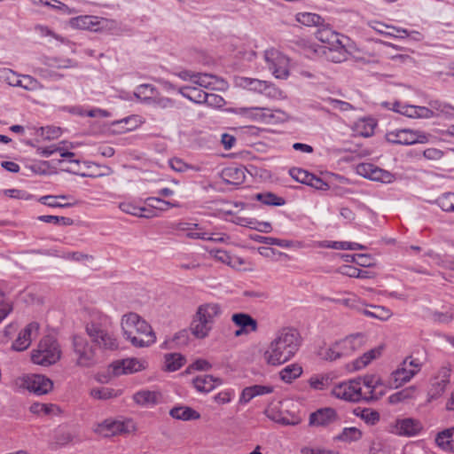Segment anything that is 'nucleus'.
Here are the masks:
<instances>
[{
	"mask_svg": "<svg viewBox=\"0 0 454 454\" xmlns=\"http://www.w3.org/2000/svg\"><path fill=\"white\" fill-rule=\"evenodd\" d=\"M301 344L300 333L294 328H282L276 334L264 352V359L270 365H280L289 361Z\"/></svg>",
	"mask_w": 454,
	"mask_h": 454,
	"instance_id": "nucleus-1",
	"label": "nucleus"
},
{
	"mask_svg": "<svg viewBox=\"0 0 454 454\" xmlns=\"http://www.w3.org/2000/svg\"><path fill=\"white\" fill-rule=\"evenodd\" d=\"M121 326L124 338L136 348L148 347L156 341L152 326L137 313L123 315Z\"/></svg>",
	"mask_w": 454,
	"mask_h": 454,
	"instance_id": "nucleus-2",
	"label": "nucleus"
},
{
	"mask_svg": "<svg viewBox=\"0 0 454 454\" xmlns=\"http://www.w3.org/2000/svg\"><path fill=\"white\" fill-rule=\"evenodd\" d=\"M111 324L110 317L104 314L97 315L86 324L85 331L88 336L99 348L107 350L118 348L119 343L110 329Z\"/></svg>",
	"mask_w": 454,
	"mask_h": 454,
	"instance_id": "nucleus-3",
	"label": "nucleus"
},
{
	"mask_svg": "<svg viewBox=\"0 0 454 454\" xmlns=\"http://www.w3.org/2000/svg\"><path fill=\"white\" fill-rule=\"evenodd\" d=\"M61 357V349L57 340L51 335L43 337L35 349L31 353L34 364L49 366L56 364Z\"/></svg>",
	"mask_w": 454,
	"mask_h": 454,
	"instance_id": "nucleus-4",
	"label": "nucleus"
},
{
	"mask_svg": "<svg viewBox=\"0 0 454 454\" xmlns=\"http://www.w3.org/2000/svg\"><path fill=\"white\" fill-rule=\"evenodd\" d=\"M233 113L254 121L273 124L286 120V115L281 110H272L267 107H239Z\"/></svg>",
	"mask_w": 454,
	"mask_h": 454,
	"instance_id": "nucleus-5",
	"label": "nucleus"
},
{
	"mask_svg": "<svg viewBox=\"0 0 454 454\" xmlns=\"http://www.w3.org/2000/svg\"><path fill=\"white\" fill-rule=\"evenodd\" d=\"M422 363L418 358L407 357L400 366L394 371L388 380L391 388H398L410 381L421 369Z\"/></svg>",
	"mask_w": 454,
	"mask_h": 454,
	"instance_id": "nucleus-6",
	"label": "nucleus"
},
{
	"mask_svg": "<svg viewBox=\"0 0 454 454\" xmlns=\"http://www.w3.org/2000/svg\"><path fill=\"white\" fill-rule=\"evenodd\" d=\"M73 350L76 365L89 368L96 364L95 348L85 337L81 335L74 336Z\"/></svg>",
	"mask_w": 454,
	"mask_h": 454,
	"instance_id": "nucleus-7",
	"label": "nucleus"
},
{
	"mask_svg": "<svg viewBox=\"0 0 454 454\" xmlns=\"http://www.w3.org/2000/svg\"><path fill=\"white\" fill-rule=\"evenodd\" d=\"M15 385L37 395L48 394L53 387L52 381L42 374L24 375L15 380Z\"/></svg>",
	"mask_w": 454,
	"mask_h": 454,
	"instance_id": "nucleus-8",
	"label": "nucleus"
},
{
	"mask_svg": "<svg viewBox=\"0 0 454 454\" xmlns=\"http://www.w3.org/2000/svg\"><path fill=\"white\" fill-rule=\"evenodd\" d=\"M430 135L419 130L409 129H395L386 134V139L392 144L411 145L414 144H426Z\"/></svg>",
	"mask_w": 454,
	"mask_h": 454,
	"instance_id": "nucleus-9",
	"label": "nucleus"
},
{
	"mask_svg": "<svg viewBox=\"0 0 454 454\" xmlns=\"http://www.w3.org/2000/svg\"><path fill=\"white\" fill-rule=\"evenodd\" d=\"M264 59L268 68L278 79H286L289 75V59L286 56L275 49H270L264 52Z\"/></svg>",
	"mask_w": 454,
	"mask_h": 454,
	"instance_id": "nucleus-10",
	"label": "nucleus"
},
{
	"mask_svg": "<svg viewBox=\"0 0 454 454\" xmlns=\"http://www.w3.org/2000/svg\"><path fill=\"white\" fill-rule=\"evenodd\" d=\"M235 84L238 87L263 94L269 98H278L281 95V91L273 84L259 79L237 77L235 78Z\"/></svg>",
	"mask_w": 454,
	"mask_h": 454,
	"instance_id": "nucleus-11",
	"label": "nucleus"
},
{
	"mask_svg": "<svg viewBox=\"0 0 454 454\" xmlns=\"http://www.w3.org/2000/svg\"><path fill=\"white\" fill-rule=\"evenodd\" d=\"M331 393L336 398L348 402L356 403L364 400L360 380H351L340 382L333 387Z\"/></svg>",
	"mask_w": 454,
	"mask_h": 454,
	"instance_id": "nucleus-12",
	"label": "nucleus"
},
{
	"mask_svg": "<svg viewBox=\"0 0 454 454\" xmlns=\"http://www.w3.org/2000/svg\"><path fill=\"white\" fill-rule=\"evenodd\" d=\"M422 429L423 426L419 420L412 418H404L397 419L392 423L389 431L400 436L412 437L418 435Z\"/></svg>",
	"mask_w": 454,
	"mask_h": 454,
	"instance_id": "nucleus-13",
	"label": "nucleus"
},
{
	"mask_svg": "<svg viewBox=\"0 0 454 454\" xmlns=\"http://www.w3.org/2000/svg\"><path fill=\"white\" fill-rule=\"evenodd\" d=\"M356 380L361 381L363 399L365 401L378 400L385 394L381 389V380L376 375H366Z\"/></svg>",
	"mask_w": 454,
	"mask_h": 454,
	"instance_id": "nucleus-14",
	"label": "nucleus"
},
{
	"mask_svg": "<svg viewBox=\"0 0 454 454\" xmlns=\"http://www.w3.org/2000/svg\"><path fill=\"white\" fill-rule=\"evenodd\" d=\"M451 370L449 366H442L431 380L428 391L429 399H437L443 395L450 382Z\"/></svg>",
	"mask_w": 454,
	"mask_h": 454,
	"instance_id": "nucleus-15",
	"label": "nucleus"
},
{
	"mask_svg": "<svg viewBox=\"0 0 454 454\" xmlns=\"http://www.w3.org/2000/svg\"><path fill=\"white\" fill-rule=\"evenodd\" d=\"M357 173L368 179L389 184L394 181V175L389 171L380 168L372 163H361L356 168Z\"/></svg>",
	"mask_w": 454,
	"mask_h": 454,
	"instance_id": "nucleus-16",
	"label": "nucleus"
},
{
	"mask_svg": "<svg viewBox=\"0 0 454 454\" xmlns=\"http://www.w3.org/2000/svg\"><path fill=\"white\" fill-rule=\"evenodd\" d=\"M364 343V338L362 334L350 335L340 340L335 341L334 345L337 348L340 358L349 356Z\"/></svg>",
	"mask_w": 454,
	"mask_h": 454,
	"instance_id": "nucleus-17",
	"label": "nucleus"
},
{
	"mask_svg": "<svg viewBox=\"0 0 454 454\" xmlns=\"http://www.w3.org/2000/svg\"><path fill=\"white\" fill-rule=\"evenodd\" d=\"M135 429L132 420H110L106 419L99 425V431L106 436L127 434Z\"/></svg>",
	"mask_w": 454,
	"mask_h": 454,
	"instance_id": "nucleus-18",
	"label": "nucleus"
},
{
	"mask_svg": "<svg viewBox=\"0 0 454 454\" xmlns=\"http://www.w3.org/2000/svg\"><path fill=\"white\" fill-rule=\"evenodd\" d=\"M39 327L37 322L29 323L20 332L17 339L12 343V348L16 351L26 350L30 346L32 340L37 336Z\"/></svg>",
	"mask_w": 454,
	"mask_h": 454,
	"instance_id": "nucleus-19",
	"label": "nucleus"
},
{
	"mask_svg": "<svg viewBox=\"0 0 454 454\" xmlns=\"http://www.w3.org/2000/svg\"><path fill=\"white\" fill-rule=\"evenodd\" d=\"M338 419L336 411L333 408H323L309 415V424L311 427H326Z\"/></svg>",
	"mask_w": 454,
	"mask_h": 454,
	"instance_id": "nucleus-20",
	"label": "nucleus"
},
{
	"mask_svg": "<svg viewBox=\"0 0 454 454\" xmlns=\"http://www.w3.org/2000/svg\"><path fill=\"white\" fill-rule=\"evenodd\" d=\"M222 314V308L218 303L209 302L203 303L197 308L195 315L197 317L207 322L210 326L213 327L215 318L220 317Z\"/></svg>",
	"mask_w": 454,
	"mask_h": 454,
	"instance_id": "nucleus-21",
	"label": "nucleus"
},
{
	"mask_svg": "<svg viewBox=\"0 0 454 454\" xmlns=\"http://www.w3.org/2000/svg\"><path fill=\"white\" fill-rule=\"evenodd\" d=\"M112 366L113 372L116 376L137 372L144 368L143 364L136 358H128L117 361L114 363Z\"/></svg>",
	"mask_w": 454,
	"mask_h": 454,
	"instance_id": "nucleus-22",
	"label": "nucleus"
},
{
	"mask_svg": "<svg viewBox=\"0 0 454 454\" xmlns=\"http://www.w3.org/2000/svg\"><path fill=\"white\" fill-rule=\"evenodd\" d=\"M222 384V380L212 375H200L192 380V385L198 392L209 393Z\"/></svg>",
	"mask_w": 454,
	"mask_h": 454,
	"instance_id": "nucleus-23",
	"label": "nucleus"
},
{
	"mask_svg": "<svg viewBox=\"0 0 454 454\" xmlns=\"http://www.w3.org/2000/svg\"><path fill=\"white\" fill-rule=\"evenodd\" d=\"M273 392V387L265 385H254L243 389L239 403H247L253 398L260 395H269Z\"/></svg>",
	"mask_w": 454,
	"mask_h": 454,
	"instance_id": "nucleus-24",
	"label": "nucleus"
},
{
	"mask_svg": "<svg viewBox=\"0 0 454 454\" xmlns=\"http://www.w3.org/2000/svg\"><path fill=\"white\" fill-rule=\"evenodd\" d=\"M133 399L139 405L151 407L160 403L161 395L157 391L145 389L137 392Z\"/></svg>",
	"mask_w": 454,
	"mask_h": 454,
	"instance_id": "nucleus-25",
	"label": "nucleus"
},
{
	"mask_svg": "<svg viewBox=\"0 0 454 454\" xmlns=\"http://www.w3.org/2000/svg\"><path fill=\"white\" fill-rule=\"evenodd\" d=\"M70 24L73 27L78 29H87L98 31L99 29V20L96 16L84 15L73 18L70 20Z\"/></svg>",
	"mask_w": 454,
	"mask_h": 454,
	"instance_id": "nucleus-26",
	"label": "nucleus"
},
{
	"mask_svg": "<svg viewBox=\"0 0 454 454\" xmlns=\"http://www.w3.org/2000/svg\"><path fill=\"white\" fill-rule=\"evenodd\" d=\"M231 320L236 325L242 327L245 333H250L257 331V321L247 313L233 314Z\"/></svg>",
	"mask_w": 454,
	"mask_h": 454,
	"instance_id": "nucleus-27",
	"label": "nucleus"
},
{
	"mask_svg": "<svg viewBox=\"0 0 454 454\" xmlns=\"http://www.w3.org/2000/svg\"><path fill=\"white\" fill-rule=\"evenodd\" d=\"M212 328L213 327L203 321L201 317H197V315L194 314L190 324L189 331L195 338L201 340L208 336Z\"/></svg>",
	"mask_w": 454,
	"mask_h": 454,
	"instance_id": "nucleus-28",
	"label": "nucleus"
},
{
	"mask_svg": "<svg viewBox=\"0 0 454 454\" xmlns=\"http://www.w3.org/2000/svg\"><path fill=\"white\" fill-rule=\"evenodd\" d=\"M435 443L443 450L454 452V427L439 432L435 436Z\"/></svg>",
	"mask_w": 454,
	"mask_h": 454,
	"instance_id": "nucleus-29",
	"label": "nucleus"
},
{
	"mask_svg": "<svg viewBox=\"0 0 454 454\" xmlns=\"http://www.w3.org/2000/svg\"><path fill=\"white\" fill-rule=\"evenodd\" d=\"M223 80L219 79L217 76L206 73H196L194 79V84L201 88L211 90L217 89L218 85L220 83L223 84Z\"/></svg>",
	"mask_w": 454,
	"mask_h": 454,
	"instance_id": "nucleus-30",
	"label": "nucleus"
},
{
	"mask_svg": "<svg viewBox=\"0 0 454 454\" xmlns=\"http://www.w3.org/2000/svg\"><path fill=\"white\" fill-rule=\"evenodd\" d=\"M353 413L356 417L364 420L368 426H374L380 419V413L372 408L356 407L354 409Z\"/></svg>",
	"mask_w": 454,
	"mask_h": 454,
	"instance_id": "nucleus-31",
	"label": "nucleus"
},
{
	"mask_svg": "<svg viewBox=\"0 0 454 454\" xmlns=\"http://www.w3.org/2000/svg\"><path fill=\"white\" fill-rule=\"evenodd\" d=\"M169 414L172 418L176 419H181L184 421L198 419L200 418L199 412L186 406L174 407L170 410Z\"/></svg>",
	"mask_w": 454,
	"mask_h": 454,
	"instance_id": "nucleus-32",
	"label": "nucleus"
},
{
	"mask_svg": "<svg viewBox=\"0 0 454 454\" xmlns=\"http://www.w3.org/2000/svg\"><path fill=\"white\" fill-rule=\"evenodd\" d=\"M119 208L122 212L131 215H134V216L145 217V218H153V217L158 216L157 214L145 215L144 212L146 211V207H139L130 201L121 202L119 204Z\"/></svg>",
	"mask_w": 454,
	"mask_h": 454,
	"instance_id": "nucleus-33",
	"label": "nucleus"
},
{
	"mask_svg": "<svg viewBox=\"0 0 454 454\" xmlns=\"http://www.w3.org/2000/svg\"><path fill=\"white\" fill-rule=\"evenodd\" d=\"M177 91L184 98H186L187 99H189L194 103H197V104H203V102H204L203 98L207 93L194 86H183V87H180L177 90Z\"/></svg>",
	"mask_w": 454,
	"mask_h": 454,
	"instance_id": "nucleus-34",
	"label": "nucleus"
},
{
	"mask_svg": "<svg viewBox=\"0 0 454 454\" xmlns=\"http://www.w3.org/2000/svg\"><path fill=\"white\" fill-rule=\"evenodd\" d=\"M317 38L325 43V47L327 49L341 43L339 38V34L328 28L319 29L317 33Z\"/></svg>",
	"mask_w": 454,
	"mask_h": 454,
	"instance_id": "nucleus-35",
	"label": "nucleus"
},
{
	"mask_svg": "<svg viewBox=\"0 0 454 454\" xmlns=\"http://www.w3.org/2000/svg\"><path fill=\"white\" fill-rule=\"evenodd\" d=\"M302 373V368L298 364H292L283 368L279 372L280 379L286 383H291Z\"/></svg>",
	"mask_w": 454,
	"mask_h": 454,
	"instance_id": "nucleus-36",
	"label": "nucleus"
},
{
	"mask_svg": "<svg viewBox=\"0 0 454 454\" xmlns=\"http://www.w3.org/2000/svg\"><path fill=\"white\" fill-rule=\"evenodd\" d=\"M370 309H364L362 312L364 316L376 318L381 321L387 320L391 316L392 312L386 307L378 305H369Z\"/></svg>",
	"mask_w": 454,
	"mask_h": 454,
	"instance_id": "nucleus-37",
	"label": "nucleus"
},
{
	"mask_svg": "<svg viewBox=\"0 0 454 454\" xmlns=\"http://www.w3.org/2000/svg\"><path fill=\"white\" fill-rule=\"evenodd\" d=\"M381 353L380 348H372L365 352L362 356L354 361V370H361L369 364L373 359L380 356Z\"/></svg>",
	"mask_w": 454,
	"mask_h": 454,
	"instance_id": "nucleus-38",
	"label": "nucleus"
},
{
	"mask_svg": "<svg viewBox=\"0 0 454 454\" xmlns=\"http://www.w3.org/2000/svg\"><path fill=\"white\" fill-rule=\"evenodd\" d=\"M185 363V357L179 353H171L165 356V366L169 372L180 369Z\"/></svg>",
	"mask_w": 454,
	"mask_h": 454,
	"instance_id": "nucleus-39",
	"label": "nucleus"
},
{
	"mask_svg": "<svg viewBox=\"0 0 454 454\" xmlns=\"http://www.w3.org/2000/svg\"><path fill=\"white\" fill-rule=\"evenodd\" d=\"M144 102L146 104L153 105L162 109L171 108L175 106V101L172 98L159 96L157 92L154 94L153 97L145 96Z\"/></svg>",
	"mask_w": 454,
	"mask_h": 454,
	"instance_id": "nucleus-40",
	"label": "nucleus"
},
{
	"mask_svg": "<svg viewBox=\"0 0 454 454\" xmlns=\"http://www.w3.org/2000/svg\"><path fill=\"white\" fill-rule=\"evenodd\" d=\"M325 54L331 61L340 63L346 60L348 51L342 43H339L334 47L329 48L328 51H325Z\"/></svg>",
	"mask_w": 454,
	"mask_h": 454,
	"instance_id": "nucleus-41",
	"label": "nucleus"
},
{
	"mask_svg": "<svg viewBox=\"0 0 454 454\" xmlns=\"http://www.w3.org/2000/svg\"><path fill=\"white\" fill-rule=\"evenodd\" d=\"M223 174L226 181L233 184H241L245 177L244 170L236 167H230L225 168Z\"/></svg>",
	"mask_w": 454,
	"mask_h": 454,
	"instance_id": "nucleus-42",
	"label": "nucleus"
},
{
	"mask_svg": "<svg viewBox=\"0 0 454 454\" xmlns=\"http://www.w3.org/2000/svg\"><path fill=\"white\" fill-rule=\"evenodd\" d=\"M429 106L435 113V117L440 115L451 117L454 115V107L447 103H443L439 100H433L429 102Z\"/></svg>",
	"mask_w": 454,
	"mask_h": 454,
	"instance_id": "nucleus-43",
	"label": "nucleus"
},
{
	"mask_svg": "<svg viewBox=\"0 0 454 454\" xmlns=\"http://www.w3.org/2000/svg\"><path fill=\"white\" fill-rule=\"evenodd\" d=\"M415 391V387H406L404 389H402L401 391L392 394L388 397V402L391 404H396L406 400L412 399L414 397Z\"/></svg>",
	"mask_w": 454,
	"mask_h": 454,
	"instance_id": "nucleus-44",
	"label": "nucleus"
},
{
	"mask_svg": "<svg viewBox=\"0 0 454 454\" xmlns=\"http://www.w3.org/2000/svg\"><path fill=\"white\" fill-rule=\"evenodd\" d=\"M252 239L254 241H257L260 243H263L266 245H274V246H278L280 247H286V248L293 247V244H294V242L291 240L280 239L272 238V237H263V236H260V235H254L252 237Z\"/></svg>",
	"mask_w": 454,
	"mask_h": 454,
	"instance_id": "nucleus-45",
	"label": "nucleus"
},
{
	"mask_svg": "<svg viewBox=\"0 0 454 454\" xmlns=\"http://www.w3.org/2000/svg\"><path fill=\"white\" fill-rule=\"evenodd\" d=\"M146 202L153 209L160 210V211H167L170 207H178L179 204L177 202H170L167 201L156 197H150L146 200Z\"/></svg>",
	"mask_w": 454,
	"mask_h": 454,
	"instance_id": "nucleus-46",
	"label": "nucleus"
},
{
	"mask_svg": "<svg viewBox=\"0 0 454 454\" xmlns=\"http://www.w3.org/2000/svg\"><path fill=\"white\" fill-rule=\"evenodd\" d=\"M210 254H212L218 261L230 265L231 267L236 266V262H239V264H242L243 262L239 258L231 257L226 251L221 249H212L210 250Z\"/></svg>",
	"mask_w": 454,
	"mask_h": 454,
	"instance_id": "nucleus-47",
	"label": "nucleus"
},
{
	"mask_svg": "<svg viewBox=\"0 0 454 454\" xmlns=\"http://www.w3.org/2000/svg\"><path fill=\"white\" fill-rule=\"evenodd\" d=\"M362 435L361 430L356 427H345L338 436V439L342 442H351L360 440Z\"/></svg>",
	"mask_w": 454,
	"mask_h": 454,
	"instance_id": "nucleus-48",
	"label": "nucleus"
},
{
	"mask_svg": "<svg viewBox=\"0 0 454 454\" xmlns=\"http://www.w3.org/2000/svg\"><path fill=\"white\" fill-rule=\"evenodd\" d=\"M435 203L445 212H454V193H443L435 200Z\"/></svg>",
	"mask_w": 454,
	"mask_h": 454,
	"instance_id": "nucleus-49",
	"label": "nucleus"
},
{
	"mask_svg": "<svg viewBox=\"0 0 454 454\" xmlns=\"http://www.w3.org/2000/svg\"><path fill=\"white\" fill-rule=\"evenodd\" d=\"M255 198L265 205L282 206L285 204V200L283 198L278 197L276 194L271 192L257 193Z\"/></svg>",
	"mask_w": 454,
	"mask_h": 454,
	"instance_id": "nucleus-50",
	"label": "nucleus"
},
{
	"mask_svg": "<svg viewBox=\"0 0 454 454\" xmlns=\"http://www.w3.org/2000/svg\"><path fill=\"white\" fill-rule=\"evenodd\" d=\"M297 20L304 26L310 27L320 25L323 19L316 13L304 12L297 15Z\"/></svg>",
	"mask_w": 454,
	"mask_h": 454,
	"instance_id": "nucleus-51",
	"label": "nucleus"
},
{
	"mask_svg": "<svg viewBox=\"0 0 454 454\" xmlns=\"http://www.w3.org/2000/svg\"><path fill=\"white\" fill-rule=\"evenodd\" d=\"M56 408V405L51 403H42L36 402L29 406V411L38 416L49 415L52 413Z\"/></svg>",
	"mask_w": 454,
	"mask_h": 454,
	"instance_id": "nucleus-52",
	"label": "nucleus"
},
{
	"mask_svg": "<svg viewBox=\"0 0 454 454\" xmlns=\"http://www.w3.org/2000/svg\"><path fill=\"white\" fill-rule=\"evenodd\" d=\"M12 301L0 290V323L12 311Z\"/></svg>",
	"mask_w": 454,
	"mask_h": 454,
	"instance_id": "nucleus-53",
	"label": "nucleus"
},
{
	"mask_svg": "<svg viewBox=\"0 0 454 454\" xmlns=\"http://www.w3.org/2000/svg\"><path fill=\"white\" fill-rule=\"evenodd\" d=\"M168 165L173 170H175L176 172H180V173L185 172L188 170H194V171L200 170L199 167L189 165L186 162H184L182 159H179V158H173V159L169 160Z\"/></svg>",
	"mask_w": 454,
	"mask_h": 454,
	"instance_id": "nucleus-54",
	"label": "nucleus"
},
{
	"mask_svg": "<svg viewBox=\"0 0 454 454\" xmlns=\"http://www.w3.org/2000/svg\"><path fill=\"white\" fill-rule=\"evenodd\" d=\"M332 379L329 375L311 377L309 380V386L316 390H323L328 387Z\"/></svg>",
	"mask_w": 454,
	"mask_h": 454,
	"instance_id": "nucleus-55",
	"label": "nucleus"
},
{
	"mask_svg": "<svg viewBox=\"0 0 454 454\" xmlns=\"http://www.w3.org/2000/svg\"><path fill=\"white\" fill-rule=\"evenodd\" d=\"M90 395L95 399L106 400L117 396V394L112 388L98 387L91 389Z\"/></svg>",
	"mask_w": 454,
	"mask_h": 454,
	"instance_id": "nucleus-56",
	"label": "nucleus"
},
{
	"mask_svg": "<svg viewBox=\"0 0 454 454\" xmlns=\"http://www.w3.org/2000/svg\"><path fill=\"white\" fill-rule=\"evenodd\" d=\"M157 92V89L151 84H140L136 88L134 95L136 98L141 99L144 102L145 96H152Z\"/></svg>",
	"mask_w": 454,
	"mask_h": 454,
	"instance_id": "nucleus-57",
	"label": "nucleus"
},
{
	"mask_svg": "<svg viewBox=\"0 0 454 454\" xmlns=\"http://www.w3.org/2000/svg\"><path fill=\"white\" fill-rule=\"evenodd\" d=\"M38 220L41 222L53 223L56 225H71L73 223V220L71 218L56 215H40L38 216Z\"/></svg>",
	"mask_w": 454,
	"mask_h": 454,
	"instance_id": "nucleus-58",
	"label": "nucleus"
},
{
	"mask_svg": "<svg viewBox=\"0 0 454 454\" xmlns=\"http://www.w3.org/2000/svg\"><path fill=\"white\" fill-rule=\"evenodd\" d=\"M318 356L326 361H335L340 358L334 343L327 348H321L318 352Z\"/></svg>",
	"mask_w": 454,
	"mask_h": 454,
	"instance_id": "nucleus-59",
	"label": "nucleus"
},
{
	"mask_svg": "<svg viewBox=\"0 0 454 454\" xmlns=\"http://www.w3.org/2000/svg\"><path fill=\"white\" fill-rule=\"evenodd\" d=\"M67 196L66 195H60V196H43L40 199V201L43 204V205H47L49 207H71L72 204L70 203H65V204H61L59 202L57 201L58 199H67Z\"/></svg>",
	"mask_w": 454,
	"mask_h": 454,
	"instance_id": "nucleus-60",
	"label": "nucleus"
},
{
	"mask_svg": "<svg viewBox=\"0 0 454 454\" xmlns=\"http://www.w3.org/2000/svg\"><path fill=\"white\" fill-rule=\"evenodd\" d=\"M43 85L41 82L31 75H23V85L22 89L27 91H35L41 90Z\"/></svg>",
	"mask_w": 454,
	"mask_h": 454,
	"instance_id": "nucleus-61",
	"label": "nucleus"
},
{
	"mask_svg": "<svg viewBox=\"0 0 454 454\" xmlns=\"http://www.w3.org/2000/svg\"><path fill=\"white\" fill-rule=\"evenodd\" d=\"M203 100V104L212 107H222L225 103L224 99L221 96L214 93H206Z\"/></svg>",
	"mask_w": 454,
	"mask_h": 454,
	"instance_id": "nucleus-62",
	"label": "nucleus"
},
{
	"mask_svg": "<svg viewBox=\"0 0 454 454\" xmlns=\"http://www.w3.org/2000/svg\"><path fill=\"white\" fill-rule=\"evenodd\" d=\"M290 175L294 179H295L299 183L308 185L311 173L301 168H292L290 170Z\"/></svg>",
	"mask_w": 454,
	"mask_h": 454,
	"instance_id": "nucleus-63",
	"label": "nucleus"
},
{
	"mask_svg": "<svg viewBox=\"0 0 454 454\" xmlns=\"http://www.w3.org/2000/svg\"><path fill=\"white\" fill-rule=\"evenodd\" d=\"M243 296L254 301H261L268 298L267 293L262 290H245Z\"/></svg>",
	"mask_w": 454,
	"mask_h": 454,
	"instance_id": "nucleus-64",
	"label": "nucleus"
}]
</instances>
